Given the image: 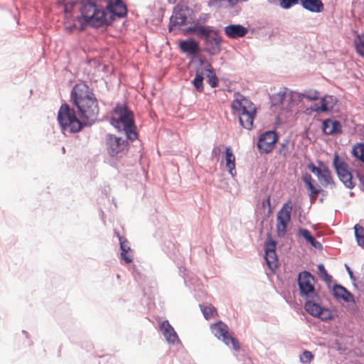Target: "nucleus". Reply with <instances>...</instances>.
<instances>
[{"mask_svg":"<svg viewBox=\"0 0 364 364\" xmlns=\"http://www.w3.org/2000/svg\"><path fill=\"white\" fill-rule=\"evenodd\" d=\"M212 31L210 27L198 25L196 34L200 38H207L209 33Z\"/></svg>","mask_w":364,"mask_h":364,"instance_id":"33","label":"nucleus"},{"mask_svg":"<svg viewBox=\"0 0 364 364\" xmlns=\"http://www.w3.org/2000/svg\"><path fill=\"white\" fill-rule=\"evenodd\" d=\"M121 258L123 259L127 264H129L132 262V256L128 255V252H121Z\"/></svg>","mask_w":364,"mask_h":364,"instance_id":"42","label":"nucleus"},{"mask_svg":"<svg viewBox=\"0 0 364 364\" xmlns=\"http://www.w3.org/2000/svg\"><path fill=\"white\" fill-rule=\"evenodd\" d=\"M117 237L120 243V248L122 252H128L130 250V247L128 245V241L124 237H122L119 233H117Z\"/></svg>","mask_w":364,"mask_h":364,"instance_id":"38","label":"nucleus"},{"mask_svg":"<svg viewBox=\"0 0 364 364\" xmlns=\"http://www.w3.org/2000/svg\"><path fill=\"white\" fill-rule=\"evenodd\" d=\"M300 0H279V4L283 9H289L293 5L299 3Z\"/></svg>","mask_w":364,"mask_h":364,"instance_id":"39","label":"nucleus"},{"mask_svg":"<svg viewBox=\"0 0 364 364\" xmlns=\"http://www.w3.org/2000/svg\"><path fill=\"white\" fill-rule=\"evenodd\" d=\"M262 208L263 209L268 208V215L272 213V208L271 206L270 196H268L266 199H264L262 202Z\"/></svg>","mask_w":364,"mask_h":364,"instance_id":"41","label":"nucleus"},{"mask_svg":"<svg viewBox=\"0 0 364 364\" xmlns=\"http://www.w3.org/2000/svg\"><path fill=\"white\" fill-rule=\"evenodd\" d=\"M333 97L331 96H325L319 103L315 104L311 109L316 112H326L331 109L333 107Z\"/></svg>","mask_w":364,"mask_h":364,"instance_id":"26","label":"nucleus"},{"mask_svg":"<svg viewBox=\"0 0 364 364\" xmlns=\"http://www.w3.org/2000/svg\"><path fill=\"white\" fill-rule=\"evenodd\" d=\"M232 114L238 116L240 124L247 129L253 127L257 108L255 104L243 95L237 93L231 104Z\"/></svg>","mask_w":364,"mask_h":364,"instance_id":"2","label":"nucleus"},{"mask_svg":"<svg viewBox=\"0 0 364 364\" xmlns=\"http://www.w3.org/2000/svg\"><path fill=\"white\" fill-rule=\"evenodd\" d=\"M357 176L359 179V181L363 183V176H361L359 173L357 174Z\"/></svg>","mask_w":364,"mask_h":364,"instance_id":"48","label":"nucleus"},{"mask_svg":"<svg viewBox=\"0 0 364 364\" xmlns=\"http://www.w3.org/2000/svg\"><path fill=\"white\" fill-rule=\"evenodd\" d=\"M282 154H283V156H284V157H286V156H287V151H284V152L282 153Z\"/></svg>","mask_w":364,"mask_h":364,"instance_id":"49","label":"nucleus"},{"mask_svg":"<svg viewBox=\"0 0 364 364\" xmlns=\"http://www.w3.org/2000/svg\"><path fill=\"white\" fill-rule=\"evenodd\" d=\"M354 44L357 53L364 57V34H357L354 39Z\"/></svg>","mask_w":364,"mask_h":364,"instance_id":"30","label":"nucleus"},{"mask_svg":"<svg viewBox=\"0 0 364 364\" xmlns=\"http://www.w3.org/2000/svg\"><path fill=\"white\" fill-rule=\"evenodd\" d=\"M303 98L309 100H316L319 98V92L317 90H310L301 95Z\"/></svg>","mask_w":364,"mask_h":364,"instance_id":"36","label":"nucleus"},{"mask_svg":"<svg viewBox=\"0 0 364 364\" xmlns=\"http://www.w3.org/2000/svg\"><path fill=\"white\" fill-rule=\"evenodd\" d=\"M209 18V15L208 14H203L202 16H200L199 17V18L198 19V21L199 22H205Z\"/></svg>","mask_w":364,"mask_h":364,"instance_id":"45","label":"nucleus"},{"mask_svg":"<svg viewBox=\"0 0 364 364\" xmlns=\"http://www.w3.org/2000/svg\"><path fill=\"white\" fill-rule=\"evenodd\" d=\"M198 23H196L193 26H191L186 30V33H196L198 28Z\"/></svg>","mask_w":364,"mask_h":364,"instance_id":"44","label":"nucleus"},{"mask_svg":"<svg viewBox=\"0 0 364 364\" xmlns=\"http://www.w3.org/2000/svg\"><path fill=\"white\" fill-rule=\"evenodd\" d=\"M319 167H316L311 162L308 164L307 167L317 176L319 182L323 187L335 188L336 183L329 168L322 162H319Z\"/></svg>","mask_w":364,"mask_h":364,"instance_id":"9","label":"nucleus"},{"mask_svg":"<svg viewBox=\"0 0 364 364\" xmlns=\"http://www.w3.org/2000/svg\"><path fill=\"white\" fill-rule=\"evenodd\" d=\"M203 77L202 74H196L195 78L193 81V83L196 88V90L201 92L203 91Z\"/></svg>","mask_w":364,"mask_h":364,"instance_id":"35","label":"nucleus"},{"mask_svg":"<svg viewBox=\"0 0 364 364\" xmlns=\"http://www.w3.org/2000/svg\"><path fill=\"white\" fill-rule=\"evenodd\" d=\"M292 205L290 202L284 203L279 210L276 218V231L279 237H284L291 221Z\"/></svg>","mask_w":364,"mask_h":364,"instance_id":"7","label":"nucleus"},{"mask_svg":"<svg viewBox=\"0 0 364 364\" xmlns=\"http://www.w3.org/2000/svg\"><path fill=\"white\" fill-rule=\"evenodd\" d=\"M205 41L207 46H209L211 50L219 51L223 38L219 34L218 31L212 29V31L209 33L207 38H205Z\"/></svg>","mask_w":364,"mask_h":364,"instance_id":"21","label":"nucleus"},{"mask_svg":"<svg viewBox=\"0 0 364 364\" xmlns=\"http://www.w3.org/2000/svg\"><path fill=\"white\" fill-rule=\"evenodd\" d=\"M300 3L304 9L311 12L320 13L324 9L321 0H300Z\"/></svg>","mask_w":364,"mask_h":364,"instance_id":"25","label":"nucleus"},{"mask_svg":"<svg viewBox=\"0 0 364 364\" xmlns=\"http://www.w3.org/2000/svg\"><path fill=\"white\" fill-rule=\"evenodd\" d=\"M276 241L268 235V240L264 245L265 259L270 269L274 270L278 267V259L276 254Z\"/></svg>","mask_w":364,"mask_h":364,"instance_id":"13","label":"nucleus"},{"mask_svg":"<svg viewBox=\"0 0 364 364\" xmlns=\"http://www.w3.org/2000/svg\"><path fill=\"white\" fill-rule=\"evenodd\" d=\"M314 279L313 276L306 271L299 273L298 277L299 287L301 296H304L306 299H316L317 293L314 287Z\"/></svg>","mask_w":364,"mask_h":364,"instance_id":"10","label":"nucleus"},{"mask_svg":"<svg viewBox=\"0 0 364 364\" xmlns=\"http://www.w3.org/2000/svg\"><path fill=\"white\" fill-rule=\"evenodd\" d=\"M353 154L355 157L364 162V144H358L354 146Z\"/></svg>","mask_w":364,"mask_h":364,"instance_id":"32","label":"nucleus"},{"mask_svg":"<svg viewBox=\"0 0 364 364\" xmlns=\"http://www.w3.org/2000/svg\"><path fill=\"white\" fill-rule=\"evenodd\" d=\"M313 354L309 350H304L300 355V360L302 363H310L313 358Z\"/></svg>","mask_w":364,"mask_h":364,"instance_id":"40","label":"nucleus"},{"mask_svg":"<svg viewBox=\"0 0 364 364\" xmlns=\"http://www.w3.org/2000/svg\"><path fill=\"white\" fill-rule=\"evenodd\" d=\"M159 328L167 341H179L176 332L168 321H162Z\"/></svg>","mask_w":364,"mask_h":364,"instance_id":"19","label":"nucleus"},{"mask_svg":"<svg viewBox=\"0 0 364 364\" xmlns=\"http://www.w3.org/2000/svg\"><path fill=\"white\" fill-rule=\"evenodd\" d=\"M299 235L302 236L311 245V246H313L316 249H322V245L311 235L309 230L304 228H300L299 230Z\"/></svg>","mask_w":364,"mask_h":364,"instance_id":"27","label":"nucleus"},{"mask_svg":"<svg viewBox=\"0 0 364 364\" xmlns=\"http://www.w3.org/2000/svg\"><path fill=\"white\" fill-rule=\"evenodd\" d=\"M200 308L203 312L204 317L207 320L213 318L217 315V309L211 304L207 306L200 305Z\"/></svg>","mask_w":364,"mask_h":364,"instance_id":"28","label":"nucleus"},{"mask_svg":"<svg viewBox=\"0 0 364 364\" xmlns=\"http://www.w3.org/2000/svg\"><path fill=\"white\" fill-rule=\"evenodd\" d=\"M73 104L77 107L79 115L82 119H87L91 112V92L85 83L77 84L71 93Z\"/></svg>","mask_w":364,"mask_h":364,"instance_id":"4","label":"nucleus"},{"mask_svg":"<svg viewBox=\"0 0 364 364\" xmlns=\"http://www.w3.org/2000/svg\"><path fill=\"white\" fill-rule=\"evenodd\" d=\"M105 6L92 3V27H102L111 24L117 18L127 16V8L122 0H103Z\"/></svg>","mask_w":364,"mask_h":364,"instance_id":"1","label":"nucleus"},{"mask_svg":"<svg viewBox=\"0 0 364 364\" xmlns=\"http://www.w3.org/2000/svg\"><path fill=\"white\" fill-rule=\"evenodd\" d=\"M191 13V10H190L187 6H181L175 9L170 19V30L172 29V26H181L186 24Z\"/></svg>","mask_w":364,"mask_h":364,"instance_id":"14","label":"nucleus"},{"mask_svg":"<svg viewBox=\"0 0 364 364\" xmlns=\"http://www.w3.org/2000/svg\"><path fill=\"white\" fill-rule=\"evenodd\" d=\"M58 121L64 132H77L82 127V124L77 117L75 110L66 103L63 104L58 110Z\"/></svg>","mask_w":364,"mask_h":364,"instance_id":"5","label":"nucleus"},{"mask_svg":"<svg viewBox=\"0 0 364 364\" xmlns=\"http://www.w3.org/2000/svg\"><path fill=\"white\" fill-rule=\"evenodd\" d=\"M211 332L218 339L223 341H235L229 332L228 326L223 321H218L210 326Z\"/></svg>","mask_w":364,"mask_h":364,"instance_id":"15","label":"nucleus"},{"mask_svg":"<svg viewBox=\"0 0 364 364\" xmlns=\"http://www.w3.org/2000/svg\"><path fill=\"white\" fill-rule=\"evenodd\" d=\"M318 271L319 274L322 277V278L324 281L328 282L331 281L332 277L328 274L323 264H320L318 265Z\"/></svg>","mask_w":364,"mask_h":364,"instance_id":"37","label":"nucleus"},{"mask_svg":"<svg viewBox=\"0 0 364 364\" xmlns=\"http://www.w3.org/2000/svg\"><path fill=\"white\" fill-rule=\"evenodd\" d=\"M205 71L208 72V74L207 75V81L208 84L212 87H215L218 85V80L216 76V75L214 73V70L210 64H207V68L205 69Z\"/></svg>","mask_w":364,"mask_h":364,"instance_id":"29","label":"nucleus"},{"mask_svg":"<svg viewBox=\"0 0 364 364\" xmlns=\"http://www.w3.org/2000/svg\"><path fill=\"white\" fill-rule=\"evenodd\" d=\"M291 95V92H289L287 88H284L282 90L278 92L275 95V99L280 104H283L284 100Z\"/></svg>","mask_w":364,"mask_h":364,"instance_id":"34","label":"nucleus"},{"mask_svg":"<svg viewBox=\"0 0 364 364\" xmlns=\"http://www.w3.org/2000/svg\"><path fill=\"white\" fill-rule=\"evenodd\" d=\"M81 16L78 17L80 23V31H83L85 27L91 23V16L89 13L91 10V0H86L85 3H82L80 6Z\"/></svg>","mask_w":364,"mask_h":364,"instance_id":"17","label":"nucleus"},{"mask_svg":"<svg viewBox=\"0 0 364 364\" xmlns=\"http://www.w3.org/2000/svg\"><path fill=\"white\" fill-rule=\"evenodd\" d=\"M225 167L228 173L232 176L236 175L235 170V156L234 155L231 147L228 146L225 151Z\"/></svg>","mask_w":364,"mask_h":364,"instance_id":"23","label":"nucleus"},{"mask_svg":"<svg viewBox=\"0 0 364 364\" xmlns=\"http://www.w3.org/2000/svg\"><path fill=\"white\" fill-rule=\"evenodd\" d=\"M346 268H347V270H348V272L350 277L352 278L353 277V272L351 271L350 267H348V266L346 267Z\"/></svg>","mask_w":364,"mask_h":364,"instance_id":"47","label":"nucleus"},{"mask_svg":"<svg viewBox=\"0 0 364 364\" xmlns=\"http://www.w3.org/2000/svg\"><path fill=\"white\" fill-rule=\"evenodd\" d=\"M333 296L335 298L342 299L346 302L354 301L353 295L345 287L340 284H336L333 288Z\"/></svg>","mask_w":364,"mask_h":364,"instance_id":"24","label":"nucleus"},{"mask_svg":"<svg viewBox=\"0 0 364 364\" xmlns=\"http://www.w3.org/2000/svg\"><path fill=\"white\" fill-rule=\"evenodd\" d=\"M318 296H317L316 299H306V301L304 304L305 310L311 316L318 317L324 321L333 318V314L332 311L328 309L321 307L318 303Z\"/></svg>","mask_w":364,"mask_h":364,"instance_id":"8","label":"nucleus"},{"mask_svg":"<svg viewBox=\"0 0 364 364\" xmlns=\"http://www.w3.org/2000/svg\"><path fill=\"white\" fill-rule=\"evenodd\" d=\"M333 167L339 180L344 186L349 189L355 186V182L353 179L351 168L343 157H341L338 153L333 155Z\"/></svg>","mask_w":364,"mask_h":364,"instance_id":"6","label":"nucleus"},{"mask_svg":"<svg viewBox=\"0 0 364 364\" xmlns=\"http://www.w3.org/2000/svg\"><path fill=\"white\" fill-rule=\"evenodd\" d=\"M65 12H67V11H68V8H67V6H65Z\"/></svg>","mask_w":364,"mask_h":364,"instance_id":"50","label":"nucleus"},{"mask_svg":"<svg viewBox=\"0 0 364 364\" xmlns=\"http://www.w3.org/2000/svg\"><path fill=\"white\" fill-rule=\"evenodd\" d=\"M179 48L181 52L190 55H196L200 51L198 43L192 39L181 41L179 43Z\"/></svg>","mask_w":364,"mask_h":364,"instance_id":"20","label":"nucleus"},{"mask_svg":"<svg viewBox=\"0 0 364 364\" xmlns=\"http://www.w3.org/2000/svg\"><path fill=\"white\" fill-rule=\"evenodd\" d=\"M221 152V149L220 146H215L212 150V156L213 157H218L219 156Z\"/></svg>","mask_w":364,"mask_h":364,"instance_id":"43","label":"nucleus"},{"mask_svg":"<svg viewBox=\"0 0 364 364\" xmlns=\"http://www.w3.org/2000/svg\"><path fill=\"white\" fill-rule=\"evenodd\" d=\"M232 347L235 350H238L240 348V343H232Z\"/></svg>","mask_w":364,"mask_h":364,"instance_id":"46","label":"nucleus"},{"mask_svg":"<svg viewBox=\"0 0 364 364\" xmlns=\"http://www.w3.org/2000/svg\"><path fill=\"white\" fill-rule=\"evenodd\" d=\"M301 178L305 183L306 188L310 191L309 196L311 201L314 202L322 189L318 185H314L315 181L309 173H306L304 174Z\"/></svg>","mask_w":364,"mask_h":364,"instance_id":"16","label":"nucleus"},{"mask_svg":"<svg viewBox=\"0 0 364 364\" xmlns=\"http://www.w3.org/2000/svg\"><path fill=\"white\" fill-rule=\"evenodd\" d=\"M341 124L337 120L326 119L323 123V131L326 134H337L341 133Z\"/></svg>","mask_w":364,"mask_h":364,"instance_id":"22","label":"nucleus"},{"mask_svg":"<svg viewBox=\"0 0 364 364\" xmlns=\"http://www.w3.org/2000/svg\"><path fill=\"white\" fill-rule=\"evenodd\" d=\"M106 150L111 156H116L124 151L127 145V139L116 136L113 134H107L105 138Z\"/></svg>","mask_w":364,"mask_h":364,"instance_id":"11","label":"nucleus"},{"mask_svg":"<svg viewBox=\"0 0 364 364\" xmlns=\"http://www.w3.org/2000/svg\"><path fill=\"white\" fill-rule=\"evenodd\" d=\"M354 230L358 245L364 247V228L359 224H356L354 226Z\"/></svg>","mask_w":364,"mask_h":364,"instance_id":"31","label":"nucleus"},{"mask_svg":"<svg viewBox=\"0 0 364 364\" xmlns=\"http://www.w3.org/2000/svg\"><path fill=\"white\" fill-rule=\"evenodd\" d=\"M277 136L274 132H266L258 140L257 146L260 153L268 154L274 148Z\"/></svg>","mask_w":364,"mask_h":364,"instance_id":"12","label":"nucleus"},{"mask_svg":"<svg viewBox=\"0 0 364 364\" xmlns=\"http://www.w3.org/2000/svg\"><path fill=\"white\" fill-rule=\"evenodd\" d=\"M225 35L230 38L236 39L244 37L248 32L247 29L240 24H231L225 27Z\"/></svg>","mask_w":364,"mask_h":364,"instance_id":"18","label":"nucleus"},{"mask_svg":"<svg viewBox=\"0 0 364 364\" xmlns=\"http://www.w3.org/2000/svg\"><path fill=\"white\" fill-rule=\"evenodd\" d=\"M111 124L119 130L125 132L127 138L131 141L137 139L133 112L126 106L117 104L112 112Z\"/></svg>","mask_w":364,"mask_h":364,"instance_id":"3","label":"nucleus"}]
</instances>
